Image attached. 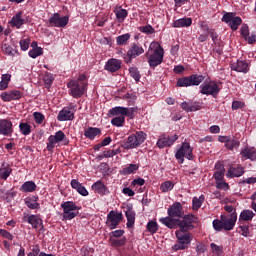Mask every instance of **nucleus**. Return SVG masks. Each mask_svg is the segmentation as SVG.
<instances>
[{"label":"nucleus","instance_id":"nucleus-1","mask_svg":"<svg viewBox=\"0 0 256 256\" xmlns=\"http://www.w3.org/2000/svg\"><path fill=\"white\" fill-rule=\"evenodd\" d=\"M165 51L163 50V47H161V44L159 42L153 41L148 51L146 52V59H148V65L155 69V67H158V65H161L163 63V57H164Z\"/></svg>","mask_w":256,"mask_h":256},{"label":"nucleus","instance_id":"nucleus-2","mask_svg":"<svg viewBox=\"0 0 256 256\" xmlns=\"http://www.w3.org/2000/svg\"><path fill=\"white\" fill-rule=\"evenodd\" d=\"M237 223V214L233 213L228 216L221 215L220 220L215 219L212 222V225L215 231H233L235 224Z\"/></svg>","mask_w":256,"mask_h":256},{"label":"nucleus","instance_id":"nucleus-3","mask_svg":"<svg viewBox=\"0 0 256 256\" xmlns=\"http://www.w3.org/2000/svg\"><path fill=\"white\" fill-rule=\"evenodd\" d=\"M176 244L172 246L173 251H183L185 249H189V245L193 241V234L189 232V230H183L179 228L176 231Z\"/></svg>","mask_w":256,"mask_h":256},{"label":"nucleus","instance_id":"nucleus-4","mask_svg":"<svg viewBox=\"0 0 256 256\" xmlns=\"http://www.w3.org/2000/svg\"><path fill=\"white\" fill-rule=\"evenodd\" d=\"M67 87L69 89V95L74 99H79L87 93V83L77 82L75 79L69 80Z\"/></svg>","mask_w":256,"mask_h":256},{"label":"nucleus","instance_id":"nucleus-5","mask_svg":"<svg viewBox=\"0 0 256 256\" xmlns=\"http://www.w3.org/2000/svg\"><path fill=\"white\" fill-rule=\"evenodd\" d=\"M61 208L63 209V219L64 221H71V219H75L77 215H79V209L81 207L75 205L73 201H66L61 204Z\"/></svg>","mask_w":256,"mask_h":256},{"label":"nucleus","instance_id":"nucleus-6","mask_svg":"<svg viewBox=\"0 0 256 256\" xmlns=\"http://www.w3.org/2000/svg\"><path fill=\"white\" fill-rule=\"evenodd\" d=\"M147 139V134L143 131H138L128 137L127 141L124 143L125 149H137L139 145L145 143Z\"/></svg>","mask_w":256,"mask_h":256},{"label":"nucleus","instance_id":"nucleus-7","mask_svg":"<svg viewBox=\"0 0 256 256\" xmlns=\"http://www.w3.org/2000/svg\"><path fill=\"white\" fill-rule=\"evenodd\" d=\"M138 109L137 107H121L116 106L114 108H111L108 113L111 117H129V119L135 118V113H137Z\"/></svg>","mask_w":256,"mask_h":256},{"label":"nucleus","instance_id":"nucleus-8","mask_svg":"<svg viewBox=\"0 0 256 256\" xmlns=\"http://www.w3.org/2000/svg\"><path fill=\"white\" fill-rule=\"evenodd\" d=\"M199 89L201 95H211L212 97H217V95H219V91H221L219 84L215 81L203 82Z\"/></svg>","mask_w":256,"mask_h":256},{"label":"nucleus","instance_id":"nucleus-9","mask_svg":"<svg viewBox=\"0 0 256 256\" xmlns=\"http://www.w3.org/2000/svg\"><path fill=\"white\" fill-rule=\"evenodd\" d=\"M223 23H227L232 31H237L239 29V25L243 23V20L239 16H235L233 12H226L222 17Z\"/></svg>","mask_w":256,"mask_h":256},{"label":"nucleus","instance_id":"nucleus-10","mask_svg":"<svg viewBox=\"0 0 256 256\" xmlns=\"http://www.w3.org/2000/svg\"><path fill=\"white\" fill-rule=\"evenodd\" d=\"M176 159L183 161V159H188V161H193V148L189 143H182L181 147L177 150L175 154Z\"/></svg>","mask_w":256,"mask_h":256},{"label":"nucleus","instance_id":"nucleus-11","mask_svg":"<svg viewBox=\"0 0 256 256\" xmlns=\"http://www.w3.org/2000/svg\"><path fill=\"white\" fill-rule=\"evenodd\" d=\"M121 221H123V213L111 210L107 215L106 225L111 230L117 229V226Z\"/></svg>","mask_w":256,"mask_h":256},{"label":"nucleus","instance_id":"nucleus-12","mask_svg":"<svg viewBox=\"0 0 256 256\" xmlns=\"http://www.w3.org/2000/svg\"><path fill=\"white\" fill-rule=\"evenodd\" d=\"M193 223H197V217L195 215H183L182 220H178V227L183 231H192V229H195Z\"/></svg>","mask_w":256,"mask_h":256},{"label":"nucleus","instance_id":"nucleus-13","mask_svg":"<svg viewBox=\"0 0 256 256\" xmlns=\"http://www.w3.org/2000/svg\"><path fill=\"white\" fill-rule=\"evenodd\" d=\"M167 213L169 217H172L173 219H178L176 220L178 223L181 221L183 215H185V212L183 211V205L181 202H175L172 204L168 210Z\"/></svg>","mask_w":256,"mask_h":256},{"label":"nucleus","instance_id":"nucleus-14","mask_svg":"<svg viewBox=\"0 0 256 256\" xmlns=\"http://www.w3.org/2000/svg\"><path fill=\"white\" fill-rule=\"evenodd\" d=\"M75 119V106L64 107L57 115L58 121H73Z\"/></svg>","mask_w":256,"mask_h":256},{"label":"nucleus","instance_id":"nucleus-15","mask_svg":"<svg viewBox=\"0 0 256 256\" xmlns=\"http://www.w3.org/2000/svg\"><path fill=\"white\" fill-rule=\"evenodd\" d=\"M65 137V133L61 130L57 131L54 135H50L48 137L47 150L53 151L57 143H61V141H64Z\"/></svg>","mask_w":256,"mask_h":256},{"label":"nucleus","instance_id":"nucleus-16","mask_svg":"<svg viewBox=\"0 0 256 256\" xmlns=\"http://www.w3.org/2000/svg\"><path fill=\"white\" fill-rule=\"evenodd\" d=\"M240 35L244 41H247L249 45L256 43V33L249 31V25L242 24L240 28Z\"/></svg>","mask_w":256,"mask_h":256},{"label":"nucleus","instance_id":"nucleus-17","mask_svg":"<svg viewBox=\"0 0 256 256\" xmlns=\"http://www.w3.org/2000/svg\"><path fill=\"white\" fill-rule=\"evenodd\" d=\"M49 23L52 27H65L69 23V16L61 17L59 13H54L49 18Z\"/></svg>","mask_w":256,"mask_h":256},{"label":"nucleus","instance_id":"nucleus-18","mask_svg":"<svg viewBox=\"0 0 256 256\" xmlns=\"http://www.w3.org/2000/svg\"><path fill=\"white\" fill-rule=\"evenodd\" d=\"M2 101L9 102V101H17L23 97L21 91L19 90H10L7 92H2L0 95Z\"/></svg>","mask_w":256,"mask_h":256},{"label":"nucleus","instance_id":"nucleus-19","mask_svg":"<svg viewBox=\"0 0 256 256\" xmlns=\"http://www.w3.org/2000/svg\"><path fill=\"white\" fill-rule=\"evenodd\" d=\"M13 134V123L7 119L0 120V135H4V137H9Z\"/></svg>","mask_w":256,"mask_h":256},{"label":"nucleus","instance_id":"nucleus-20","mask_svg":"<svg viewBox=\"0 0 256 256\" xmlns=\"http://www.w3.org/2000/svg\"><path fill=\"white\" fill-rule=\"evenodd\" d=\"M105 71H108L109 73H117L119 69H121V60L116 59V58H111L109 59L105 66H104Z\"/></svg>","mask_w":256,"mask_h":256},{"label":"nucleus","instance_id":"nucleus-21","mask_svg":"<svg viewBox=\"0 0 256 256\" xmlns=\"http://www.w3.org/2000/svg\"><path fill=\"white\" fill-rule=\"evenodd\" d=\"M180 107L183 109V111H186V113H193L201 109V103L189 100L182 102Z\"/></svg>","mask_w":256,"mask_h":256},{"label":"nucleus","instance_id":"nucleus-22","mask_svg":"<svg viewBox=\"0 0 256 256\" xmlns=\"http://www.w3.org/2000/svg\"><path fill=\"white\" fill-rule=\"evenodd\" d=\"M145 53V49L137 43H133L127 52V56L129 59H135L139 57V55H143Z\"/></svg>","mask_w":256,"mask_h":256},{"label":"nucleus","instance_id":"nucleus-23","mask_svg":"<svg viewBox=\"0 0 256 256\" xmlns=\"http://www.w3.org/2000/svg\"><path fill=\"white\" fill-rule=\"evenodd\" d=\"M177 139H179V136L177 135H174L172 137H162L157 141V146L159 147V149H163L164 147H171V145H173V143H175Z\"/></svg>","mask_w":256,"mask_h":256},{"label":"nucleus","instance_id":"nucleus-24","mask_svg":"<svg viewBox=\"0 0 256 256\" xmlns=\"http://www.w3.org/2000/svg\"><path fill=\"white\" fill-rule=\"evenodd\" d=\"M92 191L98 193V195H107L109 193V188L105 186V183L103 181L98 180L91 186Z\"/></svg>","mask_w":256,"mask_h":256},{"label":"nucleus","instance_id":"nucleus-25","mask_svg":"<svg viewBox=\"0 0 256 256\" xmlns=\"http://www.w3.org/2000/svg\"><path fill=\"white\" fill-rule=\"evenodd\" d=\"M231 69L238 71V73H247V71H249V64L245 60H238L231 64Z\"/></svg>","mask_w":256,"mask_h":256},{"label":"nucleus","instance_id":"nucleus-26","mask_svg":"<svg viewBox=\"0 0 256 256\" xmlns=\"http://www.w3.org/2000/svg\"><path fill=\"white\" fill-rule=\"evenodd\" d=\"M24 23L25 20L23 19V13L21 12L16 13L9 22L11 27H17V29H21Z\"/></svg>","mask_w":256,"mask_h":256},{"label":"nucleus","instance_id":"nucleus-27","mask_svg":"<svg viewBox=\"0 0 256 256\" xmlns=\"http://www.w3.org/2000/svg\"><path fill=\"white\" fill-rule=\"evenodd\" d=\"M98 135H101V128L89 127L84 130V137L90 141H93Z\"/></svg>","mask_w":256,"mask_h":256},{"label":"nucleus","instance_id":"nucleus-28","mask_svg":"<svg viewBox=\"0 0 256 256\" xmlns=\"http://www.w3.org/2000/svg\"><path fill=\"white\" fill-rule=\"evenodd\" d=\"M245 173V168L241 166L237 167H230L226 176L229 177L230 179L233 177H241Z\"/></svg>","mask_w":256,"mask_h":256},{"label":"nucleus","instance_id":"nucleus-29","mask_svg":"<svg viewBox=\"0 0 256 256\" xmlns=\"http://www.w3.org/2000/svg\"><path fill=\"white\" fill-rule=\"evenodd\" d=\"M179 219H175L172 216H167L164 218H160V223L162 225H165V227H168V229H175V226L178 224Z\"/></svg>","mask_w":256,"mask_h":256},{"label":"nucleus","instance_id":"nucleus-30","mask_svg":"<svg viewBox=\"0 0 256 256\" xmlns=\"http://www.w3.org/2000/svg\"><path fill=\"white\" fill-rule=\"evenodd\" d=\"M12 171L13 169H11V166L9 165V163L3 162L0 168V178H2L4 181H7Z\"/></svg>","mask_w":256,"mask_h":256},{"label":"nucleus","instance_id":"nucleus-31","mask_svg":"<svg viewBox=\"0 0 256 256\" xmlns=\"http://www.w3.org/2000/svg\"><path fill=\"white\" fill-rule=\"evenodd\" d=\"M193 20L191 18H180L175 20L172 24V27L181 28V27H191Z\"/></svg>","mask_w":256,"mask_h":256},{"label":"nucleus","instance_id":"nucleus-32","mask_svg":"<svg viewBox=\"0 0 256 256\" xmlns=\"http://www.w3.org/2000/svg\"><path fill=\"white\" fill-rule=\"evenodd\" d=\"M27 222L33 227V229H39L43 227V220L37 215H31L27 218Z\"/></svg>","mask_w":256,"mask_h":256},{"label":"nucleus","instance_id":"nucleus-33","mask_svg":"<svg viewBox=\"0 0 256 256\" xmlns=\"http://www.w3.org/2000/svg\"><path fill=\"white\" fill-rule=\"evenodd\" d=\"M125 216L127 219L126 226L128 227V229H131V227L135 225V211H133V208H128L125 212Z\"/></svg>","mask_w":256,"mask_h":256},{"label":"nucleus","instance_id":"nucleus-34","mask_svg":"<svg viewBox=\"0 0 256 256\" xmlns=\"http://www.w3.org/2000/svg\"><path fill=\"white\" fill-rule=\"evenodd\" d=\"M205 81V76L199 75V74H192L190 75V85L193 86H199L201 83Z\"/></svg>","mask_w":256,"mask_h":256},{"label":"nucleus","instance_id":"nucleus-35","mask_svg":"<svg viewBox=\"0 0 256 256\" xmlns=\"http://www.w3.org/2000/svg\"><path fill=\"white\" fill-rule=\"evenodd\" d=\"M255 217V213L252 210H243L240 213L239 221H252Z\"/></svg>","mask_w":256,"mask_h":256},{"label":"nucleus","instance_id":"nucleus-36","mask_svg":"<svg viewBox=\"0 0 256 256\" xmlns=\"http://www.w3.org/2000/svg\"><path fill=\"white\" fill-rule=\"evenodd\" d=\"M37 189V185L33 181H27L21 186V191L24 193H33Z\"/></svg>","mask_w":256,"mask_h":256},{"label":"nucleus","instance_id":"nucleus-37","mask_svg":"<svg viewBox=\"0 0 256 256\" xmlns=\"http://www.w3.org/2000/svg\"><path fill=\"white\" fill-rule=\"evenodd\" d=\"M241 143L239 142V140L233 138L230 136V138L228 139V141L225 144L226 149H228L229 151H233V149H239V145Z\"/></svg>","mask_w":256,"mask_h":256},{"label":"nucleus","instance_id":"nucleus-38","mask_svg":"<svg viewBox=\"0 0 256 256\" xmlns=\"http://www.w3.org/2000/svg\"><path fill=\"white\" fill-rule=\"evenodd\" d=\"M11 81V74H2L0 81V91H5L9 87Z\"/></svg>","mask_w":256,"mask_h":256},{"label":"nucleus","instance_id":"nucleus-39","mask_svg":"<svg viewBox=\"0 0 256 256\" xmlns=\"http://www.w3.org/2000/svg\"><path fill=\"white\" fill-rule=\"evenodd\" d=\"M146 229L148 233H151V235H155L159 231V224L155 220H151L147 223Z\"/></svg>","mask_w":256,"mask_h":256},{"label":"nucleus","instance_id":"nucleus-40","mask_svg":"<svg viewBox=\"0 0 256 256\" xmlns=\"http://www.w3.org/2000/svg\"><path fill=\"white\" fill-rule=\"evenodd\" d=\"M241 155H242V157H245V159H250L252 161L254 159H256V152H255V150H253L251 148H246V149L242 150Z\"/></svg>","mask_w":256,"mask_h":256},{"label":"nucleus","instance_id":"nucleus-41","mask_svg":"<svg viewBox=\"0 0 256 256\" xmlns=\"http://www.w3.org/2000/svg\"><path fill=\"white\" fill-rule=\"evenodd\" d=\"M139 170V165L137 164H130L128 167L123 168L120 172L121 175H131V173H135V171Z\"/></svg>","mask_w":256,"mask_h":256},{"label":"nucleus","instance_id":"nucleus-42","mask_svg":"<svg viewBox=\"0 0 256 256\" xmlns=\"http://www.w3.org/2000/svg\"><path fill=\"white\" fill-rule=\"evenodd\" d=\"M111 123L114 127H123L125 125V116H115L111 119Z\"/></svg>","mask_w":256,"mask_h":256},{"label":"nucleus","instance_id":"nucleus-43","mask_svg":"<svg viewBox=\"0 0 256 256\" xmlns=\"http://www.w3.org/2000/svg\"><path fill=\"white\" fill-rule=\"evenodd\" d=\"M177 87H191L190 76L179 78L177 80Z\"/></svg>","mask_w":256,"mask_h":256},{"label":"nucleus","instance_id":"nucleus-44","mask_svg":"<svg viewBox=\"0 0 256 256\" xmlns=\"http://www.w3.org/2000/svg\"><path fill=\"white\" fill-rule=\"evenodd\" d=\"M19 129L22 135H30L31 134V125H29L27 122H21L19 124Z\"/></svg>","mask_w":256,"mask_h":256},{"label":"nucleus","instance_id":"nucleus-45","mask_svg":"<svg viewBox=\"0 0 256 256\" xmlns=\"http://www.w3.org/2000/svg\"><path fill=\"white\" fill-rule=\"evenodd\" d=\"M110 243L112 247H123L127 243V238L122 237L120 239L110 238Z\"/></svg>","mask_w":256,"mask_h":256},{"label":"nucleus","instance_id":"nucleus-46","mask_svg":"<svg viewBox=\"0 0 256 256\" xmlns=\"http://www.w3.org/2000/svg\"><path fill=\"white\" fill-rule=\"evenodd\" d=\"M115 13H116V18L118 19V21H120V23H123V21L127 19V15H129L127 10L123 8H120L118 11H115Z\"/></svg>","mask_w":256,"mask_h":256},{"label":"nucleus","instance_id":"nucleus-47","mask_svg":"<svg viewBox=\"0 0 256 256\" xmlns=\"http://www.w3.org/2000/svg\"><path fill=\"white\" fill-rule=\"evenodd\" d=\"M28 55L32 59H37V57H41V55H43V48H41V47L33 48L32 50H30L28 52Z\"/></svg>","mask_w":256,"mask_h":256},{"label":"nucleus","instance_id":"nucleus-48","mask_svg":"<svg viewBox=\"0 0 256 256\" xmlns=\"http://www.w3.org/2000/svg\"><path fill=\"white\" fill-rule=\"evenodd\" d=\"M129 73L130 76L133 77L134 81H136V83H139L141 79V73L139 72V69L137 67H131L129 68Z\"/></svg>","mask_w":256,"mask_h":256},{"label":"nucleus","instance_id":"nucleus-49","mask_svg":"<svg viewBox=\"0 0 256 256\" xmlns=\"http://www.w3.org/2000/svg\"><path fill=\"white\" fill-rule=\"evenodd\" d=\"M129 39H131V34L126 33V34L118 36L116 38V43H117V45H127V41H129Z\"/></svg>","mask_w":256,"mask_h":256},{"label":"nucleus","instance_id":"nucleus-50","mask_svg":"<svg viewBox=\"0 0 256 256\" xmlns=\"http://www.w3.org/2000/svg\"><path fill=\"white\" fill-rule=\"evenodd\" d=\"M173 187H175V184H173V182L165 181L161 184L160 191H162V193H168V191H171Z\"/></svg>","mask_w":256,"mask_h":256},{"label":"nucleus","instance_id":"nucleus-51","mask_svg":"<svg viewBox=\"0 0 256 256\" xmlns=\"http://www.w3.org/2000/svg\"><path fill=\"white\" fill-rule=\"evenodd\" d=\"M53 81H55V77H53V74L46 73L44 75V83H45L47 89H49V87H51V85H53Z\"/></svg>","mask_w":256,"mask_h":256},{"label":"nucleus","instance_id":"nucleus-52","mask_svg":"<svg viewBox=\"0 0 256 256\" xmlns=\"http://www.w3.org/2000/svg\"><path fill=\"white\" fill-rule=\"evenodd\" d=\"M210 248L212 250V253H215V255H218V256L223 255V246H218L215 243H211Z\"/></svg>","mask_w":256,"mask_h":256},{"label":"nucleus","instance_id":"nucleus-53","mask_svg":"<svg viewBox=\"0 0 256 256\" xmlns=\"http://www.w3.org/2000/svg\"><path fill=\"white\" fill-rule=\"evenodd\" d=\"M139 31L141 33H146V35H153V33H155V28H153V26L151 25H146V26H141L139 28Z\"/></svg>","mask_w":256,"mask_h":256},{"label":"nucleus","instance_id":"nucleus-54","mask_svg":"<svg viewBox=\"0 0 256 256\" xmlns=\"http://www.w3.org/2000/svg\"><path fill=\"white\" fill-rule=\"evenodd\" d=\"M26 206L29 208V209H38L39 208V203H37V200H26Z\"/></svg>","mask_w":256,"mask_h":256},{"label":"nucleus","instance_id":"nucleus-55","mask_svg":"<svg viewBox=\"0 0 256 256\" xmlns=\"http://www.w3.org/2000/svg\"><path fill=\"white\" fill-rule=\"evenodd\" d=\"M0 235L1 237L8 239L9 241H13V234H11L9 231L5 229H0Z\"/></svg>","mask_w":256,"mask_h":256},{"label":"nucleus","instance_id":"nucleus-56","mask_svg":"<svg viewBox=\"0 0 256 256\" xmlns=\"http://www.w3.org/2000/svg\"><path fill=\"white\" fill-rule=\"evenodd\" d=\"M33 117L38 125H41V123H43V120L45 119V116H43V114H41L40 112H34Z\"/></svg>","mask_w":256,"mask_h":256},{"label":"nucleus","instance_id":"nucleus-57","mask_svg":"<svg viewBox=\"0 0 256 256\" xmlns=\"http://www.w3.org/2000/svg\"><path fill=\"white\" fill-rule=\"evenodd\" d=\"M216 189H229V184L225 180H218L216 182Z\"/></svg>","mask_w":256,"mask_h":256},{"label":"nucleus","instance_id":"nucleus-58","mask_svg":"<svg viewBox=\"0 0 256 256\" xmlns=\"http://www.w3.org/2000/svg\"><path fill=\"white\" fill-rule=\"evenodd\" d=\"M225 177V172L223 171H215L213 174V178L215 179V181H223Z\"/></svg>","mask_w":256,"mask_h":256},{"label":"nucleus","instance_id":"nucleus-59","mask_svg":"<svg viewBox=\"0 0 256 256\" xmlns=\"http://www.w3.org/2000/svg\"><path fill=\"white\" fill-rule=\"evenodd\" d=\"M3 51L6 55H10V56H13L15 55V50H13V48H11V46L5 44L3 46Z\"/></svg>","mask_w":256,"mask_h":256},{"label":"nucleus","instance_id":"nucleus-60","mask_svg":"<svg viewBox=\"0 0 256 256\" xmlns=\"http://www.w3.org/2000/svg\"><path fill=\"white\" fill-rule=\"evenodd\" d=\"M239 228L241 229V235L243 237H249V226L247 225H240Z\"/></svg>","mask_w":256,"mask_h":256},{"label":"nucleus","instance_id":"nucleus-61","mask_svg":"<svg viewBox=\"0 0 256 256\" xmlns=\"http://www.w3.org/2000/svg\"><path fill=\"white\" fill-rule=\"evenodd\" d=\"M20 47L22 51H27V49H29V40L28 39L21 40Z\"/></svg>","mask_w":256,"mask_h":256},{"label":"nucleus","instance_id":"nucleus-62","mask_svg":"<svg viewBox=\"0 0 256 256\" xmlns=\"http://www.w3.org/2000/svg\"><path fill=\"white\" fill-rule=\"evenodd\" d=\"M196 251L198 253H205V251H207V246L205 244H203V243H198L196 245Z\"/></svg>","mask_w":256,"mask_h":256},{"label":"nucleus","instance_id":"nucleus-63","mask_svg":"<svg viewBox=\"0 0 256 256\" xmlns=\"http://www.w3.org/2000/svg\"><path fill=\"white\" fill-rule=\"evenodd\" d=\"M224 211H226L227 213H230V215H233V213L237 215V210L235 209V207L231 205L224 206Z\"/></svg>","mask_w":256,"mask_h":256},{"label":"nucleus","instance_id":"nucleus-64","mask_svg":"<svg viewBox=\"0 0 256 256\" xmlns=\"http://www.w3.org/2000/svg\"><path fill=\"white\" fill-rule=\"evenodd\" d=\"M193 203V209H200L202 203H201V199L194 197L192 200Z\"/></svg>","mask_w":256,"mask_h":256}]
</instances>
